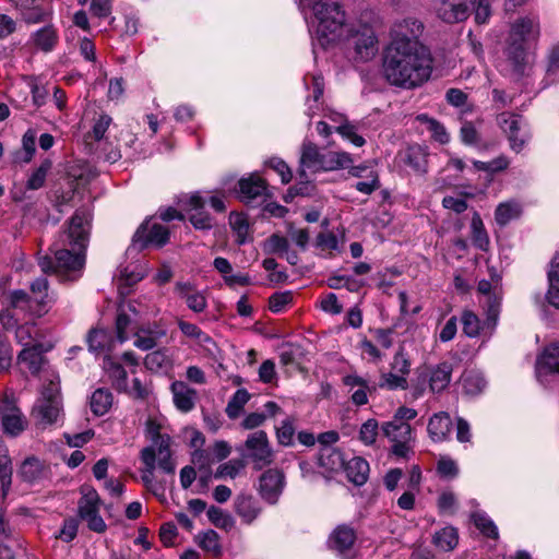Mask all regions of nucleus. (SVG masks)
<instances>
[{
    "label": "nucleus",
    "instance_id": "6",
    "mask_svg": "<svg viewBox=\"0 0 559 559\" xmlns=\"http://www.w3.org/2000/svg\"><path fill=\"white\" fill-rule=\"evenodd\" d=\"M344 48L347 57L355 62L372 60L379 50L374 29L367 24L346 27Z\"/></svg>",
    "mask_w": 559,
    "mask_h": 559
},
{
    "label": "nucleus",
    "instance_id": "23",
    "mask_svg": "<svg viewBox=\"0 0 559 559\" xmlns=\"http://www.w3.org/2000/svg\"><path fill=\"white\" fill-rule=\"evenodd\" d=\"M236 514L246 524H251L261 513L259 501L251 495L240 493L234 501Z\"/></svg>",
    "mask_w": 559,
    "mask_h": 559
},
{
    "label": "nucleus",
    "instance_id": "5",
    "mask_svg": "<svg viewBox=\"0 0 559 559\" xmlns=\"http://www.w3.org/2000/svg\"><path fill=\"white\" fill-rule=\"evenodd\" d=\"M32 415L36 424L43 428L57 423L62 415L60 379L52 370L46 371V379L33 406Z\"/></svg>",
    "mask_w": 559,
    "mask_h": 559
},
{
    "label": "nucleus",
    "instance_id": "51",
    "mask_svg": "<svg viewBox=\"0 0 559 559\" xmlns=\"http://www.w3.org/2000/svg\"><path fill=\"white\" fill-rule=\"evenodd\" d=\"M52 167L50 159H45L38 168H36L26 181V188L29 190H37L45 183L47 174Z\"/></svg>",
    "mask_w": 559,
    "mask_h": 559
},
{
    "label": "nucleus",
    "instance_id": "64",
    "mask_svg": "<svg viewBox=\"0 0 559 559\" xmlns=\"http://www.w3.org/2000/svg\"><path fill=\"white\" fill-rule=\"evenodd\" d=\"M293 301L292 292H281L273 294L269 299V308L272 312L278 313Z\"/></svg>",
    "mask_w": 559,
    "mask_h": 559
},
{
    "label": "nucleus",
    "instance_id": "25",
    "mask_svg": "<svg viewBox=\"0 0 559 559\" xmlns=\"http://www.w3.org/2000/svg\"><path fill=\"white\" fill-rule=\"evenodd\" d=\"M356 540V532L353 527L342 524L338 525L330 535V547L340 554L349 550Z\"/></svg>",
    "mask_w": 559,
    "mask_h": 559
},
{
    "label": "nucleus",
    "instance_id": "44",
    "mask_svg": "<svg viewBox=\"0 0 559 559\" xmlns=\"http://www.w3.org/2000/svg\"><path fill=\"white\" fill-rule=\"evenodd\" d=\"M462 386L466 394L475 395L480 393L486 386L484 377L476 371H465L462 376Z\"/></svg>",
    "mask_w": 559,
    "mask_h": 559
},
{
    "label": "nucleus",
    "instance_id": "12",
    "mask_svg": "<svg viewBox=\"0 0 559 559\" xmlns=\"http://www.w3.org/2000/svg\"><path fill=\"white\" fill-rule=\"evenodd\" d=\"M285 487V475L281 469L270 468L259 478L258 491L270 504H275Z\"/></svg>",
    "mask_w": 559,
    "mask_h": 559
},
{
    "label": "nucleus",
    "instance_id": "56",
    "mask_svg": "<svg viewBox=\"0 0 559 559\" xmlns=\"http://www.w3.org/2000/svg\"><path fill=\"white\" fill-rule=\"evenodd\" d=\"M334 129L342 138L348 140L357 147H360L366 143L365 139L357 133L356 127L348 121L335 126Z\"/></svg>",
    "mask_w": 559,
    "mask_h": 559
},
{
    "label": "nucleus",
    "instance_id": "20",
    "mask_svg": "<svg viewBox=\"0 0 559 559\" xmlns=\"http://www.w3.org/2000/svg\"><path fill=\"white\" fill-rule=\"evenodd\" d=\"M551 373H559V342L545 347L536 360V376L539 381Z\"/></svg>",
    "mask_w": 559,
    "mask_h": 559
},
{
    "label": "nucleus",
    "instance_id": "48",
    "mask_svg": "<svg viewBox=\"0 0 559 559\" xmlns=\"http://www.w3.org/2000/svg\"><path fill=\"white\" fill-rule=\"evenodd\" d=\"M145 367L154 372L167 369L170 366V359L166 349H157L148 353L144 358Z\"/></svg>",
    "mask_w": 559,
    "mask_h": 559
},
{
    "label": "nucleus",
    "instance_id": "63",
    "mask_svg": "<svg viewBox=\"0 0 559 559\" xmlns=\"http://www.w3.org/2000/svg\"><path fill=\"white\" fill-rule=\"evenodd\" d=\"M378 421L376 419H368L365 421L359 430V439L366 445H370L376 441L378 436Z\"/></svg>",
    "mask_w": 559,
    "mask_h": 559
},
{
    "label": "nucleus",
    "instance_id": "38",
    "mask_svg": "<svg viewBox=\"0 0 559 559\" xmlns=\"http://www.w3.org/2000/svg\"><path fill=\"white\" fill-rule=\"evenodd\" d=\"M319 464L328 472H336L344 467L342 453L331 447H324L319 454Z\"/></svg>",
    "mask_w": 559,
    "mask_h": 559
},
{
    "label": "nucleus",
    "instance_id": "39",
    "mask_svg": "<svg viewBox=\"0 0 559 559\" xmlns=\"http://www.w3.org/2000/svg\"><path fill=\"white\" fill-rule=\"evenodd\" d=\"M432 543L443 551H451L459 543L457 531L452 526L443 527L435 533L432 536Z\"/></svg>",
    "mask_w": 559,
    "mask_h": 559
},
{
    "label": "nucleus",
    "instance_id": "54",
    "mask_svg": "<svg viewBox=\"0 0 559 559\" xmlns=\"http://www.w3.org/2000/svg\"><path fill=\"white\" fill-rule=\"evenodd\" d=\"M14 4L22 9L26 10L24 13L25 21L27 23H38L45 20L47 13L43 10H32L35 3V0H11Z\"/></svg>",
    "mask_w": 559,
    "mask_h": 559
},
{
    "label": "nucleus",
    "instance_id": "9",
    "mask_svg": "<svg viewBox=\"0 0 559 559\" xmlns=\"http://www.w3.org/2000/svg\"><path fill=\"white\" fill-rule=\"evenodd\" d=\"M424 28L423 22L416 17L408 16L399 20L390 29V43L388 45L426 47L419 40Z\"/></svg>",
    "mask_w": 559,
    "mask_h": 559
},
{
    "label": "nucleus",
    "instance_id": "62",
    "mask_svg": "<svg viewBox=\"0 0 559 559\" xmlns=\"http://www.w3.org/2000/svg\"><path fill=\"white\" fill-rule=\"evenodd\" d=\"M316 247L330 254L340 251L337 237L332 233H320L316 238Z\"/></svg>",
    "mask_w": 559,
    "mask_h": 559
},
{
    "label": "nucleus",
    "instance_id": "32",
    "mask_svg": "<svg viewBox=\"0 0 559 559\" xmlns=\"http://www.w3.org/2000/svg\"><path fill=\"white\" fill-rule=\"evenodd\" d=\"M548 290L546 294L547 301L555 308L559 309V251L554 255L548 272Z\"/></svg>",
    "mask_w": 559,
    "mask_h": 559
},
{
    "label": "nucleus",
    "instance_id": "14",
    "mask_svg": "<svg viewBox=\"0 0 559 559\" xmlns=\"http://www.w3.org/2000/svg\"><path fill=\"white\" fill-rule=\"evenodd\" d=\"M174 293L195 313L203 312L207 307L204 293L199 290L195 284L190 281H177L174 286Z\"/></svg>",
    "mask_w": 559,
    "mask_h": 559
},
{
    "label": "nucleus",
    "instance_id": "42",
    "mask_svg": "<svg viewBox=\"0 0 559 559\" xmlns=\"http://www.w3.org/2000/svg\"><path fill=\"white\" fill-rule=\"evenodd\" d=\"M79 512L82 520L99 513V497L94 489L84 491L79 503Z\"/></svg>",
    "mask_w": 559,
    "mask_h": 559
},
{
    "label": "nucleus",
    "instance_id": "29",
    "mask_svg": "<svg viewBox=\"0 0 559 559\" xmlns=\"http://www.w3.org/2000/svg\"><path fill=\"white\" fill-rule=\"evenodd\" d=\"M381 430L383 435L391 441H412V427L408 423L399 421V420H390L383 423Z\"/></svg>",
    "mask_w": 559,
    "mask_h": 559
},
{
    "label": "nucleus",
    "instance_id": "59",
    "mask_svg": "<svg viewBox=\"0 0 559 559\" xmlns=\"http://www.w3.org/2000/svg\"><path fill=\"white\" fill-rule=\"evenodd\" d=\"M245 468V462L242 460H230L222 464L216 473L215 478L230 477L235 478Z\"/></svg>",
    "mask_w": 559,
    "mask_h": 559
},
{
    "label": "nucleus",
    "instance_id": "43",
    "mask_svg": "<svg viewBox=\"0 0 559 559\" xmlns=\"http://www.w3.org/2000/svg\"><path fill=\"white\" fill-rule=\"evenodd\" d=\"M207 519L210 522L226 532L233 530L235 527V519L226 511L217 507H210L206 511Z\"/></svg>",
    "mask_w": 559,
    "mask_h": 559
},
{
    "label": "nucleus",
    "instance_id": "50",
    "mask_svg": "<svg viewBox=\"0 0 559 559\" xmlns=\"http://www.w3.org/2000/svg\"><path fill=\"white\" fill-rule=\"evenodd\" d=\"M295 418L287 417L280 426L275 428L276 439L278 444L283 447H290L294 444L295 436Z\"/></svg>",
    "mask_w": 559,
    "mask_h": 559
},
{
    "label": "nucleus",
    "instance_id": "55",
    "mask_svg": "<svg viewBox=\"0 0 559 559\" xmlns=\"http://www.w3.org/2000/svg\"><path fill=\"white\" fill-rule=\"evenodd\" d=\"M10 306L14 309L29 311L34 314L35 304L31 296L24 290L17 289L10 294Z\"/></svg>",
    "mask_w": 559,
    "mask_h": 559
},
{
    "label": "nucleus",
    "instance_id": "10",
    "mask_svg": "<svg viewBox=\"0 0 559 559\" xmlns=\"http://www.w3.org/2000/svg\"><path fill=\"white\" fill-rule=\"evenodd\" d=\"M169 240V230L166 226L146 221L136 230L133 236V246L140 249L150 246L163 247Z\"/></svg>",
    "mask_w": 559,
    "mask_h": 559
},
{
    "label": "nucleus",
    "instance_id": "53",
    "mask_svg": "<svg viewBox=\"0 0 559 559\" xmlns=\"http://www.w3.org/2000/svg\"><path fill=\"white\" fill-rule=\"evenodd\" d=\"M353 164V158L347 152L326 153L325 170H335L348 168Z\"/></svg>",
    "mask_w": 559,
    "mask_h": 559
},
{
    "label": "nucleus",
    "instance_id": "49",
    "mask_svg": "<svg viewBox=\"0 0 559 559\" xmlns=\"http://www.w3.org/2000/svg\"><path fill=\"white\" fill-rule=\"evenodd\" d=\"M249 400V392L246 389H238L226 406L227 416L231 419L237 418Z\"/></svg>",
    "mask_w": 559,
    "mask_h": 559
},
{
    "label": "nucleus",
    "instance_id": "22",
    "mask_svg": "<svg viewBox=\"0 0 559 559\" xmlns=\"http://www.w3.org/2000/svg\"><path fill=\"white\" fill-rule=\"evenodd\" d=\"M32 299L35 304L34 314L41 317L48 312L49 306L55 301L52 295L48 293V281L46 277H39L31 284Z\"/></svg>",
    "mask_w": 559,
    "mask_h": 559
},
{
    "label": "nucleus",
    "instance_id": "13",
    "mask_svg": "<svg viewBox=\"0 0 559 559\" xmlns=\"http://www.w3.org/2000/svg\"><path fill=\"white\" fill-rule=\"evenodd\" d=\"M299 163V177L308 181L307 171L317 173L325 170L326 154H322L316 144L304 142Z\"/></svg>",
    "mask_w": 559,
    "mask_h": 559
},
{
    "label": "nucleus",
    "instance_id": "27",
    "mask_svg": "<svg viewBox=\"0 0 559 559\" xmlns=\"http://www.w3.org/2000/svg\"><path fill=\"white\" fill-rule=\"evenodd\" d=\"M17 360L21 365L25 366L33 374L38 373L46 364V359L43 355V348L40 344L24 347L23 350L19 354Z\"/></svg>",
    "mask_w": 559,
    "mask_h": 559
},
{
    "label": "nucleus",
    "instance_id": "40",
    "mask_svg": "<svg viewBox=\"0 0 559 559\" xmlns=\"http://www.w3.org/2000/svg\"><path fill=\"white\" fill-rule=\"evenodd\" d=\"M195 540L199 547L212 556L219 557L222 555L221 538L215 531L207 530L205 532H201L197 536Z\"/></svg>",
    "mask_w": 559,
    "mask_h": 559
},
{
    "label": "nucleus",
    "instance_id": "45",
    "mask_svg": "<svg viewBox=\"0 0 559 559\" xmlns=\"http://www.w3.org/2000/svg\"><path fill=\"white\" fill-rule=\"evenodd\" d=\"M44 466L36 457H27L21 465L20 476L28 483H33L43 476Z\"/></svg>",
    "mask_w": 559,
    "mask_h": 559
},
{
    "label": "nucleus",
    "instance_id": "58",
    "mask_svg": "<svg viewBox=\"0 0 559 559\" xmlns=\"http://www.w3.org/2000/svg\"><path fill=\"white\" fill-rule=\"evenodd\" d=\"M463 332L468 337H475L480 331V321L472 311H464L461 318Z\"/></svg>",
    "mask_w": 559,
    "mask_h": 559
},
{
    "label": "nucleus",
    "instance_id": "35",
    "mask_svg": "<svg viewBox=\"0 0 559 559\" xmlns=\"http://www.w3.org/2000/svg\"><path fill=\"white\" fill-rule=\"evenodd\" d=\"M522 214V206L519 202L510 200L500 203L495 211V219L498 225L506 226Z\"/></svg>",
    "mask_w": 559,
    "mask_h": 559
},
{
    "label": "nucleus",
    "instance_id": "30",
    "mask_svg": "<svg viewBox=\"0 0 559 559\" xmlns=\"http://www.w3.org/2000/svg\"><path fill=\"white\" fill-rule=\"evenodd\" d=\"M32 40L39 50L49 52L57 46L59 36L53 25H46L33 33Z\"/></svg>",
    "mask_w": 559,
    "mask_h": 559
},
{
    "label": "nucleus",
    "instance_id": "60",
    "mask_svg": "<svg viewBox=\"0 0 559 559\" xmlns=\"http://www.w3.org/2000/svg\"><path fill=\"white\" fill-rule=\"evenodd\" d=\"M473 521L475 526L486 536L496 538L498 536V530L495 523L483 513H474Z\"/></svg>",
    "mask_w": 559,
    "mask_h": 559
},
{
    "label": "nucleus",
    "instance_id": "46",
    "mask_svg": "<svg viewBox=\"0 0 559 559\" xmlns=\"http://www.w3.org/2000/svg\"><path fill=\"white\" fill-rule=\"evenodd\" d=\"M471 229L474 245L480 250H486L489 245V238L478 213H474L472 217Z\"/></svg>",
    "mask_w": 559,
    "mask_h": 559
},
{
    "label": "nucleus",
    "instance_id": "11",
    "mask_svg": "<svg viewBox=\"0 0 559 559\" xmlns=\"http://www.w3.org/2000/svg\"><path fill=\"white\" fill-rule=\"evenodd\" d=\"M159 427L153 423L148 424V433L151 436L152 445L155 449L158 467L166 474H174L176 464L171 459L170 437L159 433Z\"/></svg>",
    "mask_w": 559,
    "mask_h": 559
},
{
    "label": "nucleus",
    "instance_id": "3",
    "mask_svg": "<svg viewBox=\"0 0 559 559\" xmlns=\"http://www.w3.org/2000/svg\"><path fill=\"white\" fill-rule=\"evenodd\" d=\"M538 35L539 24L535 17H521L512 24L506 55L507 64L514 76L528 74L531 67L524 45L535 40Z\"/></svg>",
    "mask_w": 559,
    "mask_h": 559
},
{
    "label": "nucleus",
    "instance_id": "1",
    "mask_svg": "<svg viewBox=\"0 0 559 559\" xmlns=\"http://www.w3.org/2000/svg\"><path fill=\"white\" fill-rule=\"evenodd\" d=\"M433 58L428 47L386 45L382 56V75L392 86L403 90L420 87L429 81Z\"/></svg>",
    "mask_w": 559,
    "mask_h": 559
},
{
    "label": "nucleus",
    "instance_id": "36",
    "mask_svg": "<svg viewBox=\"0 0 559 559\" xmlns=\"http://www.w3.org/2000/svg\"><path fill=\"white\" fill-rule=\"evenodd\" d=\"M112 394L108 389H97L93 392L90 401L91 409L96 416L105 415L112 405Z\"/></svg>",
    "mask_w": 559,
    "mask_h": 559
},
{
    "label": "nucleus",
    "instance_id": "4",
    "mask_svg": "<svg viewBox=\"0 0 559 559\" xmlns=\"http://www.w3.org/2000/svg\"><path fill=\"white\" fill-rule=\"evenodd\" d=\"M310 7V3H307ZM309 29L322 46L342 37L345 12L338 0H317L311 4Z\"/></svg>",
    "mask_w": 559,
    "mask_h": 559
},
{
    "label": "nucleus",
    "instance_id": "7",
    "mask_svg": "<svg viewBox=\"0 0 559 559\" xmlns=\"http://www.w3.org/2000/svg\"><path fill=\"white\" fill-rule=\"evenodd\" d=\"M242 455L252 462L255 469L271 465L274 461V452L266 432L258 430L250 433L245 442Z\"/></svg>",
    "mask_w": 559,
    "mask_h": 559
},
{
    "label": "nucleus",
    "instance_id": "17",
    "mask_svg": "<svg viewBox=\"0 0 559 559\" xmlns=\"http://www.w3.org/2000/svg\"><path fill=\"white\" fill-rule=\"evenodd\" d=\"M205 200L199 192L189 195L185 203L183 209L190 213V222L197 229H211L213 222L211 216L203 211Z\"/></svg>",
    "mask_w": 559,
    "mask_h": 559
},
{
    "label": "nucleus",
    "instance_id": "2",
    "mask_svg": "<svg viewBox=\"0 0 559 559\" xmlns=\"http://www.w3.org/2000/svg\"><path fill=\"white\" fill-rule=\"evenodd\" d=\"M91 224V213L86 209H79L70 219L66 234L71 249L55 251L57 267L75 271L84 265V250L87 246Z\"/></svg>",
    "mask_w": 559,
    "mask_h": 559
},
{
    "label": "nucleus",
    "instance_id": "61",
    "mask_svg": "<svg viewBox=\"0 0 559 559\" xmlns=\"http://www.w3.org/2000/svg\"><path fill=\"white\" fill-rule=\"evenodd\" d=\"M437 472L442 478H454L459 474V467L454 460L443 455L438 460Z\"/></svg>",
    "mask_w": 559,
    "mask_h": 559
},
{
    "label": "nucleus",
    "instance_id": "21",
    "mask_svg": "<svg viewBox=\"0 0 559 559\" xmlns=\"http://www.w3.org/2000/svg\"><path fill=\"white\" fill-rule=\"evenodd\" d=\"M170 391L174 404L178 411L189 413L194 408L198 393L193 388L183 381H175L171 383Z\"/></svg>",
    "mask_w": 559,
    "mask_h": 559
},
{
    "label": "nucleus",
    "instance_id": "16",
    "mask_svg": "<svg viewBox=\"0 0 559 559\" xmlns=\"http://www.w3.org/2000/svg\"><path fill=\"white\" fill-rule=\"evenodd\" d=\"M0 419L4 431L11 436L20 435L26 427V419L11 401L0 403Z\"/></svg>",
    "mask_w": 559,
    "mask_h": 559
},
{
    "label": "nucleus",
    "instance_id": "24",
    "mask_svg": "<svg viewBox=\"0 0 559 559\" xmlns=\"http://www.w3.org/2000/svg\"><path fill=\"white\" fill-rule=\"evenodd\" d=\"M452 427L450 415L445 412L435 414L428 423V435L433 442L448 440Z\"/></svg>",
    "mask_w": 559,
    "mask_h": 559
},
{
    "label": "nucleus",
    "instance_id": "28",
    "mask_svg": "<svg viewBox=\"0 0 559 559\" xmlns=\"http://www.w3.org/2000/svg\"><path fill=\"white\" fill-rule=\"evenodd\" d=\"M453 366L451 362L442 361L430 370L429 386L432 392L443 391L451 381Z\"/></svg>",
    "mask_w": 559,
    "mask_h": 559
},
{
    "label": "nucleus",
    "instance_id": "37",
    "mask_svg": "<svg viewBox=\"0 0 559 559\" xmlns=\"http://www.w3.org/2000/svg\"><path fill=\"white\" fill-rule=\"evenodd\" d=\"M141 460L145 465V472L142 474V480L145 486L157 493V489L153 483V472L156 464V453L154 447H146L141 451Z\"/></svg>",
    "mask_w": 559,
    "mask_h": 559
},
{
    "label": "nucleus",
    "instance_id": "52",
    "mask_svg": "<svg viewBox=\"0 0 559 559\" xmlns=\"http://www.w3.org/2000/svg\"><path fill=\"white\" fill-rule=\"evenodd\" d=\"M229 223L236 235V242L243 245L248 240L249 224L247 217L243 214H231Z\"/></svg>",
    "mask_w": 559,
    "mask_h": 559
},
{
    "label": "nucleus",
    "instance_id": "8",
    "mask_svg": "<svg viewBox=\"0 0 559 559\" xmlns=\"http://www.w3.org/2000/svg\"><path fill=\"white\" fill-rule=\"evenodd\" d=\"M497 120L508 136L511 150L520 153L532 136L528 124L520 115L512 112H502L498 116Z\"/></svg>",
    "mask_w": 559,
    "mask_h": 559
},
{
    "label": "nucleus",
    "instance_id": "57",
    "mask_svg": "<svg viewBox=\"0 0 559 559\" xmlns=\"http://www.w3.org/2000/svg\"><path fill=\"white\" fill-rule=\"evenodd\" d=\"M407 164L416 171L426 173L427 159L426 152L420 146H414L408 150Z\"/></svg>",
    "mask_w": 559,
    "mask_h": 559
},
{
    "label": "nucleus",
    "instance_id": "18",
    "mask_svg": "<svg viewBox=\"0 0 559 559\" xmlns=\"http://www.w3.org/2000/svg\"><path fill=\"white\" fill-rule=\"evenodd\" d=\"M477 289L480 294L486 297L488 320L496 323L499 314V308L501 302V288L499 284V277H492V281L481 280L478 283Z\"/></svg>",
    "mask_w": 559,
    "mask_h": 559
},
{
    "label": "nucleus",
    "instance_id": "19",
    "mask_svg": "<svg viewBox=\"0 0 559 559\" xmlns=\"http://www.w3.org/2000/svg\"><path fill=\"white\" fill-rule=\"evenodd\" d=\"M344 385L350 393L352 402L357 406H362L368 403V395L373 391V386L369 381L356 373L347 374L343 378Z\"/></svg>",
    "mask_w": 559,
    "mask_h": 559
},
{
    "label": "nucleus",
    "instance_id": "26",
    "mask_svg": "<svg viewBox=\"0 0 559 559\" xmlns=\"http://www.w3.org/2000/svg\"><path fill=\"white\" fill-rule=\"evenodd\" d=\"M116 340L105 329H92L87 335L88 349L93 353H109L115 349Z\"/></svg>",
    "mask_w": 559,
    "mask_h": 559
},
{
    "label": "nucleus",
    "instance_id": "15",
    "mask_svg": "<svg viewBox=\"0 0 559 559\" xmlns=\"http://www.w3.org/2000/svg\"><path fill=\"white\" fill-rule=\"evenodd\" d=\"M473 2L474 0H435L433 8L442 21L457 23L467 19V3Z\"/></svg>",
    "mask_w": 559,
    "mask_h": 559
},
{
    "label": "nucleus",
    "instance_id": "31",
    "mask_svg": "<svg viewBox=\"0 0 559 559\" xmlns=\"http://www.w3.org/2000/svg\"><path fill=\"white\" fill-rule=\"evenodd\" d=\"M346 475L353 484L357 486L364 485L369 475V464L362 457H353L344 464Z\"/></svg>",
    "mask_w": 559,
    "mask_h": 559
},
{
    "label": "nucleus",
    "instance_id": "33",
    "mask_svg": "<svg viewBox=\"0 0 559 559\" xmlns=\"http://www.w3.org/2000/svg\"><path fill=\"white\" fill-rule=\"evenodd\" d=\"M178 326L182 334L193 341H195L199 345L203 346L206 350L212 352V346H215L214 341L210 335L204 333L197 324L190 323L179 319L177 321Z\"/></svg>",
    "mask_w": 559,
    "mask_h": 559
},
{
    "label": "nucleus",
    "instance_id": "34",
    "mask_svg": "<svg viewBox=\"0 0 559 559\" xmlns=\"http://www.w3.org/2000/svg\"><path fill=\"white\" fill-rule=\"evenodd\" d=\"M266 190L265 181L259 176H251L239 181V192L241 199L246 201L253 200L264 194Z\"/></svg>",
    "mask_w": 559,
    "mask_h": 559
},
{
    "label": "nucleus",
    "instance_id": "41",
    "mask_svg": "<svg viewBox=\"0 0 559 559\" xmlns=\"http://www.w3.org/2000/svg\"><path fill=\"white\" fill-rule=\"evenodd\" d=\"M104 369L108 373L109 378L112 381V384L118 390H126L127 389V371L124 368L119 364L116 362L112 358L106 357L104 359Z\"/></svg>",
    "mask_w": 559,
    "mask_h": 559
},
{
    "label": "nucleus",
    "instance_id": "47",
    "mask_svg": "<svg viewBox=\"0 0 559 559\" xmlns=\"http://www.w3.org/2000/svg\"><path fill=\"white\" fill-rule=\"evenodd\" d=\"M417 119L421 123L426 124L427 130L431 133L433 140L441 144H445L450 141V135L447 132L444 126L440 123L438 120L430 118L427 115H419Z\"/></svg>",
    "mask_w": 559,
    "mask_h": 559
}]
</instances>
